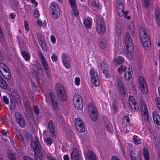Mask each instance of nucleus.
Wrapping results in <instances>:
<instances>
[{"mask_svg": "<svg viewBox=\"0 0 160 160\" xmlns=\"http://www.w3.org/2000/svg\"><path fill=\"white\" fill-rule=\"evenodd\" d=\"M128 32L125 35V41L126 50L128 53H131L132 52L133 43L131 36H133L134 30L133 28L129 27L128 29Z\"/></svg>", "mask_w": 160, "mask_h": 160, "instance_id": "nucleus-1", "label": "nucleus"}, {"mask_svg": "<svg viewBox=\"0 0 160 160\" xmlns=\"http://www.w3.org/2000/svg\"><path fill=\"white\" fill-rule=\"evenodd\" d=\"M56 94L59 100L62 102L67 99L66 93L63 86L60 84L58 83L55 85Z\"/></svg>", "mask_w": 160, "mask_h": 160, "instance_id": "nucleus-2", "label": "nucleus"}, {"mask_svg": "<svg viewBox=\"0 0 160 160\" xmlns=\"http://www.w3.org/2000/svg\"><path fill=\"white\" fill-rule=\"evenodd\" d=\"M116 11L118 15L120 17L124 16L127 19L129 20L131 18L130 16H127L128 13V11L124 12L123 6L120 1L118 0L116 1Z\"/></svg>", "mask_w": 160, "mask_h": 160, "instance_id": "nucleus-3", "label": "nucleus"}, {"mask_svg": "<svg viewBox=\"0 0 160 160\" xmlns=\"http://www.w3.org/2000/svg\"><path fill=\"white\" fill-rule=\"evenodd\" d=\"M50 11L52 16L54 19L58 18L60 16V9L58 4L55 2H52L50 4Z\"/></svg>", "mask_w": 160, "mask_h": 160, "instance_id": "nucleus-4", "label": "nucleus"}, {"mask_svg": "<svg viewBox=\"0 0 160 160\" xmlns=\"http://www.w3.org/2000/svg\"><path fill=\"white\" fill-rule=\"evenodd\" d=\"M31 146L36 157L40 159H41L42 156L41 151V146L39 142L38 141L32 142Z\"/></svg>", "mask_w": 160, "mask_h": 160, "instance_id": "nucleus-5", "label": "nucleus"}, {"mask_svg": "<svg viewBox=\"0 0 160 160\" xmlns=\"http://www.w3.org/2000/svg\"><path fill=\"white\" fill-rule=\"evenodd\" d=\"M140 106L141 111V113L142 115V119L145 121L148 122L149 118L148 112L146 104L143 101H142L140 102Z\"/></svg>", "mask_w": 160, "mask_h": 160, "instance_id": "nucleus-6", "label": "nucleus"}, {"mask_svg": "<svg viewBox=\"0 0 160 160\" xmlns=\"http://www.w3.org/2000/svg\"><path fill=\"white\" fill-rule=\"evenodd\" d=\"M96 28L98 33L102 34L104 33L105 27L104 21L102 18H98L97 19Z\"/></svg>", "mask_w": 160, "mask_h": 160, "instance_id": "nucleus-7", "label": "nucleus"}, {"mask_svg": "<svg viewBox=\"0 0 160 160\" xmlns=\"http://www.w3.org/2000/svg\"><path fill=\"white\" fill-rule=\"evenodd\" d=\"M75 124L76 128L79 132H82L85 131V127L82 120L78 118L75 120Z\"/></svg>", "mask_w": 160, "mask_h": 160, "instance_id": "nucleus-8", "label": "nucleus"}, {"mask_svg": "<svg viewBox=\"0 0 160 160\" xmlns=\"http://www.w3.org/2000/svg\"><path fill=\"white\" fill-rule=\"evenodd\" d=\"M117 87L119 94L124 95L125 94L126 89L123 86L122 78H118L117 81Z\"/></svg>", "mask_w": 160, "mask_h": 160, "instance_id": "nucleus-9", "label": "nucleus"}, {"mask_svg": "<svg viewBox=\"0 0 160 160\" xmlns=\"http://www.w3.org/2000/svg\"><path fill=\"white\" fill-rule=\"evenodd\" d=\"M138 83L141 92L144 94H146L148 91L146 82L143 77H140L139 78Z\"/></svg>", "mask_w": 160, "mask_h": 160, "instance_id": "nucleus-10", "label": "nucleus"}, {"mask_svg": "<svg viewBox=\"0 0 160 160\" xmlns=\"http://www.w3.org/2000/svg\"><path fill=\"white\" fill-rule=\"evenodd\" d=\"M15 116L16 122L21 127H25L26 123L25 121L21 114L18 112L15 113Z\"/></svg>", "mask_w": 160, "mask_h": 160, "instance_id": "nucleus-11", "label": "nucleus"}, {"mask_svg": "<svg viewBox=\"0 0 160 160\" xmlns=\"http://www.w3.org/2000/svg\"><path fill=\"white\" fill-rule=\"evenodd\" d=\"M62 59L63 64L67 69H69L71 66V63L68 55L65 53L62 55Z\"/></svg>", "mask_w": 160, "mask_h": 160, "instance_id": "nucleus-12", "label": "nucleus"}, {"mask_svg": "<svg viewBox=\"0 0 160 160\" xmlns=\"http://www.w3.org/2000/svg\"><path fill=\"white\" fill-rule=\"evenodd\" d=\"M153 121L156 126L158 129H160V116L157 111H154L152 113Z\"/></svg>", "mask_w": 160, "mask_h": 160, "instance_id": "nucleus-13", "label": "nucleus"}, {"mask_svg": "<svg viewBox=\"0 0 160 160\" xmlns=\"http://www.w3.org/2000/svg\"><path fill=\"white\" fill-rule=\"evenodd\" d=\"M129 103L132 109L136 110L138 108V105L136 101L132 96H130L129 98Z\"/></svg>", "mask_w": 160, "mask_h": 160, "instance_id": "nucleus-14", "label": "nucleus"}, {"mask_svg": "<svg viewBox=\"0 0 160 160\" xmlns=\"http://www.w3.org/2000/svg\"><path fill=\"white\" fill-rule=\"evenodd\" d=\"M139 35L140 40H144L148 38L147 33V30L144 28L141 27L140 28L139 31Z\"/></svg>", "mask_w": 160, "mask_h": 160, "instance_id": "nucleus-15", "label": "nucleus"}, {"mask_svg": "<svg viewBox=\"0 0 160 160\" xmlns=\"http://www.w3.org/2000/svg\"><path fill=\"white\" fill-rule=\"evenodd\" d=\"M86 158L87 160H97L96 154L91 150H89L88 152Z\"/></svg>", "mask_w": 160, "mask_h": 160, "instance_id": "nucleus-16", "label": "nucleus"}, {"mask_svg": "<svg viewBox=\"0 0 160 160\" xmlns=\"http://www.w3.org/2000/svg\"><path fill=\"white\" fill-rule=\"evenodd\" d=\"M132 68L131 66L129 65L128 67L127 70L125 73L124 78L126 80H129L132 77Z\"/></svg>", "mask_w": 160, "mask_h": 160, "instance_id": "nucleus-17", "label": "nucleus"}, {"mask_svg": "<svg viewBox=\"0 0 160 160\" xmlns=\"http://www.w3.org/2000/svg\"><path fill=\"white\" fill-rule=\"evenodd\" d=\"M141 42L144 48L146 49H149L150 48L151 45L149 38H146L144 40H141Z\"/></svg>", "mask_w": 160, "mask_h": 160, "instance_id": "nucleus-18", "label": "nucleus"}, {"mask_svg": "<svg viewBox=\"0 0 160 160\" xmlns=\"http://www.w3.org/2000/svg\"><path fill=\"white\" fill-rule=\"evenodd\" d=\"M48 126L52 135L53 136L55 135L56 132L54 123L52 121L50 120L48 122Z\"/></svg>", "mask_w": 160, "mask_h": 160, "instance_id": "nucleus-19", "label": "nucleus"}, {"mask_svg": "<svg viewBox=\"0 0 160 160\" xmlns=\"http://www.w3.org/2000/svg\"><path fill=\"white\" fill-rule=\"evenodd\" d=\"M40 59L44 69L48 70V65L44 56L41 54H40Z\"/></svg>", "mask_w": 160, "mask_h": 160, "instance_id": "nucleus-20", "label": "nucleus"}, {"mask_svg": "<svg viewBox=\"0 0 160 160\" xmlns=\"http://www.w3.org/2000/svg\"><path fill=\"white\" fill-rule=\"evenodd\" d=\"M88 108L89 114L97 112L95 106L92 103H89L88 105Z\"/></svg>", "mask_w": 160, "mask_h": 160, "instance_id": "nucleus-21", "label": "nucleus"}, {"mask_svg": "<svg viewBox=\"0 0 160 160\" xmlns=\"http://www.w3.org/2000/svg\"><path fill=\"white\" fill-rule=\"evenodd\" d=\"M156 21L158 25H160V10L158 8L155 9V12Z\"/></svg>", "mask_w": 160, "mask_h": 160, "instance_id": "nucleus-22", "label": "nucleus"}, {"mask_svg": "<svg viewBox=\"0 0 160 160\" xmlns=\"http://www.w3.org/2000/svg\"><path fill=\"white\" fill-rule=\"evenodd\" d=\"M12 95L14 97L15 101L17 104H20L21 102V101L18 92L17 91H13L12 93Z\"/></svg>", "mask_w": 160, "mask_h": 160, "instance_id": "nucleus-23", "label": "nucleus"}, {"mask_svg": "<svg viewBox=\"0 0 160 160\" xmlns=\"http://www.w3.org/2000/svg\"><path fill=\"white\" fill-rule=\"evenodd\" d=\"M105 128L110 132L112 133L113 131V127L112 125L108 121H106L105 122Z\"/></svg>", "mask_w": 160, "mask_h": 160, "instance_id": "nucleus-24", "label": "nucleus"}, {"mask_svg": "<svg viewBox=\"0 0 160 160\" xmlns=\"http://www.w3.org/2000/svg\"><path fill=\"white\" fill-rule=\"evenodd\" d=\"M83 22L86 28H89L91 27L92 20L91 19H86L83 21Z\"/></svg>", "mask_w": 160, "mask_h": 160, "instance_id": "nucleus-25", "label": "nucleus"}, {"mask_svg": "<svg viewBox=\"0 0 160 160\" xmlns=\"http://www.w3.org/2000/svg\"><path fill=\"white\" fill-rule=\"evenodd\" d=\"M73 104L75 108L79 110H81L83 107V101H79L77 102L75 101V103Z\"/></svg>", "mask_w": 160, "mask_h": 160, "instance_id": "nucleus-26", "label": "nucleus"}, {"mask_svg": "<svg viewBox=\"0 0 160 160\" xmlns=\"http://www.w3.org/2000/svg\"><path fill=\"white\" fill-rule=\"evenodd\" d=\"M115 32L117 36L120 35L122 32L121 25L119 24H117L115 25Z\"/></svg>", "mask_w": 160, "mask_h": 160, "instance_id": "nucleus-27", "label": "nucleus"}, {"mask_svg": "<svg viewBox=\"0 0 160 160\" xmlns=\"http://www.w3.org/2000/svg\"><path fill=\"white\" fill-rule=\"evenodd\" d=\"M73 103H75V102L76 101V102H80V101H83L82 98L81 96L78 93L75 94L73 98Z\"/></svg>", "mask_w": 160, "mask_h": 160, "instance_id": "nucleus-28", "label": "nucleus"}, {"mask_svg": "<svg viewBox=\"0 0 160 160\" xmlns=\"http://www.w3.org/2000/svg\"><path fill=\"white\" fill-rule=\"evenodd\" d=\"M79 157V150L76 148H74L72 152L71 153L70 158Z\"/></svg>", "mask_w": 160, "mask_h": 160, "instance_id": "nucleus-29", "label": "nucleus"}, {"mask_svg": "<svg viewBox=\"0 0 160 160\" xmlns=\"http://www.w3.org/2000/svg\"><path fill=\"white\" fill-rule=\"evenodd\" d=\"M25 106L26 111L29 114H32V110L29 103L28 102H26L25 103Z\"/></svg>", "mask_w": 160, "mask_h": 160, "instance_id": "nucleus-30", "label": "nucleus"}, {"mask_svg": "<svg viewBox=\"0 0 160 160\" xmlns=\"http://www.w3.org/2000/svg\"><path fill=\"white\" fill-rule=\"evenodd\" d=\"M100 67L102 70L108 69V65L106 61L105 60H103L101 62Z\"/></svg>", "mask_w": 160, "mask_h": 160, "instance_id": "nucleus-31", "label": "nucleus"}, {"mask_svg": "<svg viewBox=\"0 0 160 160\" xmlns=\"http://www.w3.org/2000/svg\"><path fill=\"white\" fill-rule=\"evenodd\" d=\"M8 85L3 78L0 77V87L2 88L6 89L7 88Z\"/></svg>", "mask_w": 160, "mask_h": 160, "instance_id": "nucleus-32", "label": "nucleus"}, {"mask_svg": "<svg viewBox=\"0 0 160 160\" xmlns=\"http://www.w3.org/2000/svg\"><path fill=\"white\" fill-rule=\"evenodd\" d=\"M10 99V106L12 108H14L15 107V104L14 102V97L13 95L10 93L8 94Z\"/></svg>", "mask_w": 160, "mask_h": 160, "instance_id": "nucleus-33", "label": "nucleus"}, {"mask_svg": "<svg viewBox=\"0 0 160 160\" xmlns=\"http://www.w3.org/2000/svg\"><path fill=\"white\" fill-rule=\"evenodd\" d=\"M91 78L92 82L94 86L97 87L99 85L98 77Z\"/></svg>", "mask_w": 160, "mask_h": 160, "instance_id": "nucleus-34", "label": "nucleus"}, {"mask_svg": "<svg viewBox=\"0 0 160 160\" xmlns=\"http://www.w3.org/2000/svg\"><path fill=\"white\" fill-rule=\"evenodd\" d=\"M8 156L10 160H20L19 159L16 158V155L11 152L8 153Z\"/></svg>", "mask_w": 160, "mask_h": 160, "instance_id": "nucleus-35", "label": "nucleus"}, {"mask_svg": "<svg viewBox=\"0 0 160 160\" xmlns=\"http://www.w3.org/2000/svg\"><path fill=\"white\" fill-rule=\"evenodd\" d=\"M21 54L25 61H28L29 60L30 57V55L27 52L24 51H23L22 52Z\"/></svg>", "mask_w": 160, "mask_h": 160, "instance_id": "nucleus-36", "label": "nucleus"}, {"mask_svg": "<svg viewBox=\"0 0 160 160\" xmlns=\"http://www.w3.org/2000/svg\"><path fill=\"white\" fill-rule=\"evenodd\" d=\"M143 155L145 160H149V156L148 150L145 148L143 149Z\"/></svg>", "mask_w": 160, "mask_h": 160, "instance_id": "nucleus-37", "label": "nucleus"}, {"mask_svg": "<svg viewBox=\"0 0 160 160\" xmlns=\"http://www.w3.org/2000/svg\"><path fill=\"white\" fill-rule=\"evenodd\" d=\"M1 73L3 76L5 78L7 79H9L11 77L10 74L8 72V70L4 71L3 72H2Z\"/></svg>", "mask_w": 160, "mask_h": 160, "instance_id": "nucleus-38", "label": "nucleus"}, {"mask_svg": "<svg viewBox=\"0 0 160 160\" xmlns=\"http://www.w3.org/2000/svg\"><path fill=\"white\" fill-rule=\"evenodd\" d=\"M89 72L91 78L98 77L97 72L93 68H91Z\"/></svg>", "mask_w": 160, "mask_h": 160, "instance_id": "nucleus-39", "label": "nucleus"}, {"mask_svg": "<svg viewBox=\"0 0 160 160\" xmlns=\"http://www.w3.org/2000/svg\"><path fill=\"white\" fill-rule=\"evenodd\" d=\"M124 58L121 57H118L114 60V62L116 64L121 63L124 62Z\"/></svg>", "mask_w": 160, "mask_h": 160, "instance_id": "nucleus-40", "label": "nucleus"}, {"mask_svg": "<svg viewBox=\"0 0 160 160\" xmlns=\"http://www.w3.org/2000/svg\"><path fill=\"white\" fill-rule=\"evenodd\" d=\"M107 44L106 41L104 40L100 41L98 43V45L99 47L102 49L106 48Z\"/></svg>", "mask_w": 160, "mask_h": 160, "instance_id": "nucleus-41", "label": "nucleus"}, {"mask_svg": "<svg viewBox=\"0 0 160 160\" xmlns=\"http://www.w3.org/2000/svg\"><path fill=\"white\" fill-rule=\"evenodd\" d=\"M91 119L93 121H96L98 119V115L97 112L94 113L89 114Z\"/></svg>", "mask_w": 160, "mask_h": 160, "instance_id": "nucleus-42", "label": "nucleus"}, {"mask_svg": "<svg viewBox=\"0 0 160 160\" xmlns=\"http://www.w3.org/2000/svg\"><path fill=\"white\" fill-rule=\"evenodd\" d=\"M122 123L126 126H128L130 125V120L129 118L127 116L124 117L123 118Z\"/></svg>", "mask_w": 160, "mask_h": 160, "instance_id": "nucleus-43", "label": "nucleus"}, {"mask_svg": "<svg viewBox=\"0 0 160 160\" xmlns=\"http://www.w3.org/2000/svg\"><path fill=\"white\" fill-rule=\"evenodd\" d=\"M37 24L40 27H44L46 26L47 23L45 21L42 22L40 20L38 19L37 21Z\"/></svg>", "mask_w": 160, "mask_h": 160, "instance_id": "nucleus-44", "label": "nucleus"}, {"mask_svg": "<svg viewBox=\"0 0 160 160\" xmlns=\"http://www.w3.org/2000/svg\"><path fill=\"white\" fill-rule=\"evenodd\" d=\"M133 142L135 144L138 145L141 144V142L139 138L136 135H134L133 138Z\"/></svg>", "mask_w": 160, "mask_h": 160, "instance_id": "nucleus-45", "label": "nucleus"}, {"mask_svg": "<svg viewBox=\"0 0 160 160\" xmlns=\"http://www.w3.org/2000/svg\"><path fill=\"white\" fill-rule=\"evenodd\" d=\"M8 69L7 67L4 63H0V72H1L4 71L8 70Z\"/></svg>", "mask_w": 160, "mask_h": 160, "instance_id": "nucleus-46", "label": "nucleus"}, {"mask_svg": "<svg viewBox=\"0 0 160 160\" xmlns=\"http://www.w3.org/2000/svg\"><path fill=\"white\" fill-rule=\"evenodd\" d=\"M127 69L126 68L125 66L123 65H121L120 67L118 68V71L119 73H121L124 72H126L127 70Z\"/></svg>", "mask_w": 160, "mask_h": 160, "instance_id": "nucleus-47", "label": "nucleus"}, {"mask_svg": "<svg viewBox=\"0 0 160 160\" xmlns=\"http://www.w3.org/2000/svg\"><path fill=\"white\" fill-rule=\"evenodd\" d=\"M52 103V107L54 109L57 111L59 110L58 104L57 101H53Z\"/></svg>", "mask_w": 160, "mask_h": 160, "instance_id": "nucleus-48", "label": "nucleus"}, {"mask_svg": "<svg viewBox=\"0 0 160 160\" xmlns=\"http://www.w3.org/2000/svg\"><path fill=\"white\" fill-rule=\"evenodd\" d=\"M130 129L129 127L126 126L125 127H124L123 129L121 130V131L123 134H128L129 132Z\"/></svg>", "mask_w": 160, "mask_h": 160, "instance_id": "nucleus-49", "label": "nucleus"}, {"mask_svg": "<svg viewBox=\"0 0 160 160\" xmlns=\"http://www.w3.org/2000/svg\"><path fill=\"white\" fill-rule=\"evenodd\" d=\"M143 6L146 8H147L150 5L151 0H142Z\"/></svg>", "mask_w": 160, "mask_h": 160, "instance_id": "nucleus-50", "label": "nucleus"}, {"mask_svg": "<svg viewBox=\"0 0 160 160\" xmlns=\"http://www.w3.org/2000/svg\"><path fill=\"white\" fill-rule=\"evenodd\" d=\"M72 8H75L77 7L75 0H68Z\"/></svg>", "mask_w": 160, "mask_h": 160, "instance_id": "nucleus-51", "label": "nucleus"}, {"mask_svg": "<svg viewBox=\"0 0 160 160\" xmlns=\"http://www.w3.org/2000/svg\"><path fill=\"white\" fill-rule=\"evenodd\" d=\"M44 141L46 144L48 145H50L52 143V139L49 138H45L44 139Z\"/></svg>", "mask_w": 160, "mask_h": 160, "instance_id": "nucleus-52", "label": "nucleus"}, {"mask_svg": "<svg viewBox=\"0 0 160 160\" xmlns=\"http://www.w3.org/2000/svg\"><path fill=\"white\" fill-rule=\"evenodd\" d=\"M43 38V36L41 34H39L38 35V38L39 43L44 42Z\"/></svg>", "mask_w": 160, "mask_h": 160, "instance_id": "nucleus-53", "label": "nucleus"}, {"mask_svg": "<svg viewBox=\"0 0 160 160\" xmlns=\"http://www.w3.org/2000/svg\"><path fill=\"white\" fill-rule=\"evenodd\" d=\"M155 101L157 104L158 108L160 110V100L158 97L155 98Z\"/></svg>", "mask_w": 160, "mask_h": 160, "instance_id": "nucleus-54", "label": "nucleus"}, {"mask_svg": "<svg viewBox=\"0 0 160 160\" xmlns=\"http://www.w3.org/2000/svg\"><path fill=\"white\" fill-rule=\"evenodd\" d=\"M135 153V151L134 150H132L131 152L130 156L132 160H137L136 159Z\"/></svg>", "mask_w": 160, "mask_h": 160, "instance_id": "nucleus-55", "label": "nucleus"}, {"mask_svg": "<svg viewBox=\"0 0 160 160\" xmlns=\"http://www.w3.org/2000/svg\"><path fill=\"white\" fill-rule=\"evenodd\" d=\"M73 11V14L74 16L76 17L79 16V13L77 9V7L75 8H72Z\"/></svg>", "mask_w": 160, "mask_h": 160, "instance_id": "nucleus-56", "label": "nucleus"}, {"mask_svg": "<svg viewBox=\"0 0 160 160\" xmlns=\"http://www.w3.org/2000/svg\"><path fill=\"white\" fill-rule=\"evenodd\" d=\"M40 44L41 45V46L42 47V49L46 51L47 50V47H46V43L45 42H40Z\"/></svg>", "mask_w": 160, "mask_h": 160, "instance_id": "nucleus-57", "label": "nucleus"}, {"mask_svg": "<svg viewBox=\"0 0 160 160\" xmlns=\"http://www.w3.org/2000/svg\"><path fill=\"white\" fill-rule=\"evenodd\" d=\"M80 79L79 77H76L74 79L75 84L77 86H79L80 83Z\"/></svg>", "mask_w": 160, "mask_h": 160, "instance_id": "nucleus-58", "label": "nucleus"}, {"mask_svg": "<svg viewBox=\"0 0 160 160\" xmlns=\"http://www.w3.org/2000/svg\"><path fill=\"white\" fill-rule=\"evenodd\" d=\"M34 112L37 116L39 114V110L38 107L37 106L34 107Z\"/></svg>", "mask_w": 160, "mask_h": 160, "instance_id": "nucleus-59", "label": "nucleus"}, {"mask_svg": "<svg viewBox=\"0 0 160 160\" xmlns=\"http://www.w3.org/2000/svg\"><path fill=\"white\" fill-rule=\"evenodd\" d=\"M154 139L155 141L154 142V145L156 147H158V144L160 142V140L159 138L157 137H154Z\"/></svg>", "mask_w": 160, "mask_h": 160, "instance_id": "nucleus-60", "label": "nucleus"}, {"mask_svg": "<svg viewBox=\"0 0 160 160\" xmlns=\"http://www.w3.org/2000/svg\"><path fill=\"white\" fill-rule=\"evenodd\" d=\"M49 96L52 102V101H55L54 100L55 96L53 93L50 92L49 94Z\"/></svg>", "mask_w": 160, "mask_h": 160, "instance_id": "nucleus-61", "label": "nucleus"}, {"mask_svg": "<svg viewBox=\"0 0 160 160\" xmlns=\"http://www.w3.org/2000/svg\"><path fill=\"white\" fill-rule=\"evenodd\" d=\"M24 25L25 30L27 31H28L29 30V28L28 26V23L26 21H24Z\"/></svg>", "mask_w": 160, "mask_h": 160, "instance_id": "nucleus-62", "label": "nucleus"}, {"mask_svg": "<svg viewBox=\"0 0 160 160\" xmlns=\"http://www.w3.org/2000/svg\"><path fill=\"white\" fill-rule=\"evenodd\" d=\"M2 99L3 101L6 104H8L9 102V100L7 97L3 96L2 97Z\"/></svg>", "mask_w": 160, "mask_h": 160, "instance_id": "nucleus-63", "label": "nucleus"}, {"mask_svg": "<svg viewBox=\"0 0 160 160\" xmlns=\"http://www.w3.org/2000/svg\"><path fill=\"white\" fill-rule=\"evenodd\" d=\"M51 58L52 61L56 62L57 60V57L55 54L53 53L51 56Z\"/></svg>", "mask_w": 160, "mask_h": 160, "instance_id": "nucleus-64", "label": "nucleus"}]
</instances>
